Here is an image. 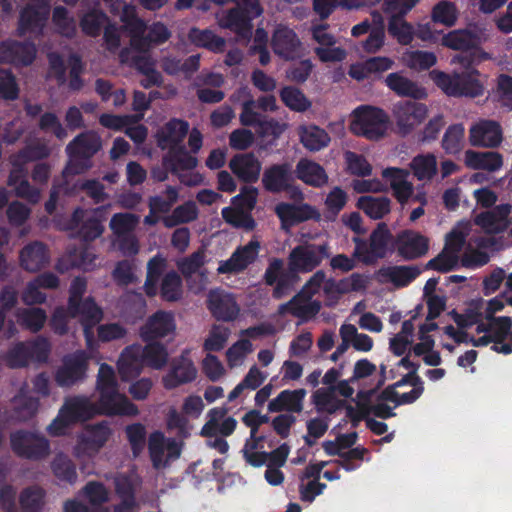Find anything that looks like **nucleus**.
<instances>
[{
    "label": "nucleus",
    "mask_w": 512,
    "mask_h": 512,
    "mask_svg": "<svg viewBox=\"0 0 512 512\" xmlns=\"http://www.w3.org/2000/svg\"><path fill=\"white\" fill-rule=\"evenodd\" d=\"M330 256L326 243H305L294 247L288 256V266L284 268L281 258H272L263 275L264 283L273 287L272 297L280 300L288 296L300 280V273L312 272Z\"/></svg>",
    "instance_id": "obj_1"
},
{
    "label": "nucleus",
    "mask_w": 512,
    "mask_h": 512,
    "mask_svg": "<svg viewBox=\"0 0 512 512\" xmlns=\"http://www.w3.org/2000/svg\"><path fill=\"white\" fill-rule=\"evenodd\" d=\"M87 290V281L82 276L75 277L69 287L66 308L57 307L50 319L51 329L58 335L68 332V319L79 318L84 336L89 344L94 337L93 328L103 318V311L92 296L83 298Z\"/></svg>",
    "instance_id": "obj_2"
},
{
    "label": "nucleus",
    "mask_w": 512,
    "mask_h": 512,
    "mask_svg": "<svg viewBox=\"0 0 512 512\" xmlns=\"http://www.w3.org/2000/svg\"><path fill=\"white\" fill-rule=\"evenodd\" d=\"M389 115L382 109L363 105L351 114L350 130L357 136L379 141L388 135Z\"/></svg>",
    "instance_id": "obj_3"
},
{
    "label": "nucleus",
    "mask_w": 512,
    "mask_h": 512,
    "mask_svg": "<svg viewBox=\"0 0 512 512\" xmlns=\"http://www.w3.org/2000/svg\"><path fill=\"white\" fill-rule=\"evenodd\" d=\"M429 75L435 84L448 96L475 98L484 92V85L478 77L479 73L477 70L454 74L433 70Z\"/></svg>",
    "instance_id": "obj_4"
},
{
    "label": "nucleus",
    "mask_w": 512,
    "mask_h": 512,
    "mask_svg": "<svg viewBox=\"0 0 512 512\" xmlns=\"http://www.w3.org/2000/svg\"><path fill=\"white\" fill-rule=\"evenodd\" d=\"M12 451L20 458L41 460L50 453L48 439L36 432L17 430L10 434Z\"/></svg>",
    "instance_id": "obj_5"
},
{
    "label": "nucleus",
    "mask_w": 512,
    "mask_h": 512,
    "mask_svg": "<svg viewBox=\"0 0 512 512\" xmlns=\"http://www.w3.org/2000/svg\"><path fill=\"white\" fill-rule=\"evenodd\" d=\"M428 107L420 102L404 100L393 105L391 114L396 132L401 136L412 133L428 117Z\"/></svg>",
    "instance_id": "obj_6"
},
{
    "label": "nucleus",
    "mask_w": 512,
    "mask_h": 512,
    "mask_svg": "<svg viewBox=\"0 0 512 512\" xmlns=\"http://www.w3.org/2000/svg\"><path fill=\"white\" fill-rule=\"evenodd\" d=\"M86 213V210L77 207L63 226V229L67 231L78 229V234L84 241H93L100 237L104 231L102 221L106 208L104 206L97 207L89 217Z\"/></svg>",
    "instance_id": "obj_7"
},
{
    "label": "nucleus",
    "mask_w": 512,
    "mask_h": 512,
    "mask_svg": "<svg viewBox=\"0 0 512 512\" xmlns=\"http://www.w3.org/2000/svg\"><path fill=\"white\" fill-rule=\"evenodd\" d=\"M189 124L181 119H171L156 133L157 145L167 150L170 160H183L185 148L182 144L188 133Z\"/></svg>",
    "instance_id": "obj_8"
},
{
    "label": "nucleus",
    "mask_w": 512,
    "mask_h": 512,
    "mask_svg": "<svg viewBox=\"0 0 512 512\" xmlns=\"http://www.w3.org/2000/svg\"><path fill=\"white\" fill-rule=\"evenodd\" d=\"M89 355L78 350L64 356L62 365L55 373V381L60 387H71L83 381L87 376Z\"/></svg>",
    "instance_id": "obj_9"
},
{
    "label": "nucleus",
    "mask_w": 512,
    "mask_h": 512,
    "mask_svg": "<svg viewBox=\"0 0 512 512\" xmlns=\"http://www.w3.org/2000/svg\"><path fill=\"white\" fill-rule=\"evenodd\" d=\"M429 245L428 237L411 229L400 231L393 241L394 250L405 261H413L425 256L429 250Z\"/></svg>",
    "instance_id": "obj_10"
},
{
    "label": "nucleus",
    "mask_w": 512,
    "mask_h": 512,
    "mask_svg": "<svg viewBox=\"0 0 512 512\" xmlns=\"http://www.w3.org/2000/svg\"><path fill=\"white\" fill-rule=\"evenodd\" d=\"M97 414L108 416H136L139 412L137 406L124 394H120L118 388L99 392Z\"/></svg>",
    "instance_id": "obj_11"
},
{
    "label": "nucleus",
    "mask_w": 512,
    "mask_h": 512,
    "mask_svg": "<svg viewBox=\"0 0 512 512\" xmlns=\"http://www.w3.org/2000/svg\"><path fill=\"white\" fill-rule=\"evenodd\" d=\"M259 250L260 242L256 239L250 240L244 246L237 247L229 259L220 261L217 273L237 274L243 272L256 261Z\"/></svg>",
    "instance_id": "obj_12"
},
{
    "label": "nucleus",
    "mask_w": 512,
    "mask_h": 512,
    "mask_svg": "<svg viewBox=\"0 0 512 512\" xmlns=\"http://www.w3.org/2000/svg\"><path fill=\"white\" fill-rule=\"evenodd\" d=\"M149 48L129 46L121 50L119 54L120 62L135 68L140 73L149 77L150 83L159 84L161 75L155 69V61L149 54Z\"/></svg>",
    "instance_id": "obj_13"
},
{
    "label": "nucleus",
    "mask_w": 512,
    "mask_h": 512,
    "mask_svg": "<svg viewBox=\"0 0 512 512\" xmlns=\"http://www.w3.org/2000/svg\"><path fill=\"white\" fill-rule=\"evenodd\" d=\"M273 52L284 60H293L300 55L302 43L293 29L278 24L271 37Z\"/></svg>",
    "instance_id": "obj_14"
},
{
    "label": "nucleus",
    "mask_w": 512,
    "mask_h": 512,
    "mask_svg": "<svg viewBox=\"0 0 512 512\" xmlns=\"http://www.w3.org/2000/svg\"><path fill=\"white\" fill-rule=\"evenodd\" d=\"M49 0H33L20 14L18 34L20 36L27 32L38 33L44 27L49 15Z\"/></svg>",
    "instance_id": "obj_15"
},
{
    "label": "nucleus",
    "mask_w": 512,
    "mask_h": 512,
    "mask_svg": "<svg viewBox=\"0 0 512 512\" xmlns=\"http://www.w3.org/2000/svg\"><path fill=\"white\" fill-rule=\"evenodd\" d=\"M275 213L280 219L283 229H289L307 220H318L320 217L317 209L307 203L297 205L280 202L275 206Z\"/></svg>",
    "instance_id": "obj_16"
},
{
    "label": "nucleus",
    "mask_w": 512,
    "mask_h": 512,
    "mask_svg": "<svg viewBox=\"0 0 512 512\" xmlns=\"http://www.w3.org/2000/svg\"><path fill=\"white\" fill-rule=\"evenodd\" d=\"M503 140L500 124L494 120L483 119L473 124L469 130V142L472 146L494 148Z\"/></svg>",
    "instance_id": "obj_17"
},
{
    "label": "nucleus",
    "mask_w": 512,
    "mask_h": 512,
    "mask_svg": "<svg viewBox=\"0 0 512 512\" xmlns=\"http://www.w3.org/2000/svg\"><path fill=\"white\" fill-rule=\"evenodd\" d=\"M207 308L216 320L224 322L235 320L240 311L234 296L220 290L209 292Z\"/></svg>",
    "instance_id": "obj_18"
},
{
    "label": "nucleus",
    "mask_w": 512,
    "mask_h": 512,
    "mask_svg": "<svg viewBox=\"0 0 512 512\" xmlns=\"http://www.w3.org/2000/svg\"><path fill=\"white\" fill-rule=\"evenodd\" d=\"M196 377L197 369L194 363L182 354L171 361L170 369L162 381L164 387L171 390L183 384L191 383Z\"/></svg>",
    "instance_id": "obj_19"
},
{
    "label": "nucleus",
    "mask_w": 512,
    "mask_h": 512,
    "mask_svg": "<svg viewBox=\"0 0 512 512\" xmlns=\"http://www.w3.org/2000/svg\"><path fill=\"white\" fill-rule=\"evenodd\" d=\"M175 330V320L170 312L159 310L152 314L140 328V336L144 342L163 338Z\"/></svg>",
    "instance_id": "obj_20"
},
{
    "label": "nucleus",
    "mask_w": 512,
    "mask_h": 512,
    "mask_svg": "<svg viewBox=\"0 0 512 512\" xmlns=\"http://www.w3.org/2000/svg\"><path fill=\"white\" fill-rule=\"evenodd\" d=\"M141 352L140 344L129 345L121 352L117 366L122 381H130L141 374L145 364Z\"/></svg>",
    "instance_id": "obj_21"
},
{
    "label": "nucleus",
    "mask_w": 512,
    "mask_h": 512,
    "mask_svg": "<svg viewBox=\"0 0 512 512\" xmlns=\"http://www.w3.org/2000/svg\"><path fill=\"white\" fill-rule=\"evenodd\" d=\"M19 260L24 270L38 272L49 264V249L41 241H32L21 249Z\"/></svg>",
    "instance_id": "obj_22"
},
{
    "label": "nucleus",
    "mask_w": 512,
    "mask_h": 512,
    "mask_svg": "<svg viewBox=\"0 0 512 512\" xmlns=\"http://www.w3.org/2000/svg\"><path fill=\"white\" fill-rule=\"evenodd\" d=\"M36 55V48L32 43H20L7 40L0 43V61L16 65H29Z\"/></svg>",
    "instance_id": "obj_23"
},
{
    "label": "nucleus",
    "mask_w": 512,
    "mask_h": 512,
    "mask_svg": "<svg viewBox=\"0 0 512 512\" xmlns=\"http://www.w3.org/2000/svg\"><path fill=\"white\" fill-rule=\"evenodd\" d=\"M278 108L274 95L261 96L257 100L250 97L241 104L240 123L244 126H254L259 121V118H261L257 109L263 112H275Z\"/></svg>",
    "instance_id": "obj_24"
},
{
    "label": "nucleus",
    "mask_w": 512,
    "mask_h": 512,
    "mask_svg": "<svg viewBox=\"0 0 512 512\" xmlns=\"http://www.w3.org/2000/svg\"><path fill=\"white\" fill-rule=\"evenodd\" d=\"M420 274L421 269L416 265H394L381 267L377 272L381 282H390L396 288L407 287Z\"/></svg>",
    "instance_id": "obj_25"
},
{
    "label": "nucleus",
    "mask_w": 512,
    "mask_h": 512,
    "mask_svg": "<svg viewBox=\"0 0 512 512\" xmlns=\"http://www.w3.org/2000/svg\"><path fill=\"white\" fill-rule=\"evenodd\" d=\"M101 148V139L93 131H86L77 135L66 147L70 157L90 159Z\"/></svg>",
    "instance_id": "obj_26"
},
{
    "label": "nucleus",
    "mask_w": 512,
    "mask_h": 512,
    "mask_svg": "<svg viewBox=\"0 0 512 512\" xmlns=\"http://www.w3.org/2000/svg\"><path fill=\"white\" fill-rule=\"evenodd\" d=\"M293 181L291 166L288 162L271 166L265 170L262 178L264 188L272 193L283 192L289 188V182Z\"/></svg>",
    "instance_id": "obj_27"
},
{
    "label": "nucleus",
    "mask_w": 512,
    "mask_h": 512,
    "mask_svg": "<svg viewBox=\"0 0 512 512\" xmlns=\"http://www.w3.org/2000/svg\"><path fill=\"white\" fill-rule=\"evenodd\" d=\"M303 388L296 390H283L277 397L268 404V411L271 413L287 411L289 413H300L303 410V402L306 396Z\"/></svg>",
    "instance_id": "obj_28"
},
{
    "label": "nucleus",
    "mask_w": 512,
    "mask_h": 512,
    "mask_svg": "<svg viewBox=\"0 0 512 512\" xmlns=\"http://www.w3.org/2000/svg\"><path fill=\"white\" fill-rule=\"evenodd\" d=\"M61 409L68 417V421L73 423L89 420L97 414V406L85 396H74L66 399Z\"/></svg>",
    "instance_id": "obj_29"
},
{
    "label": "nucleus",
    "mask_w": 512,
    "mask_h": 512,
    "mask_svg": "<svg viewBox=\"0 0 512 512\" xmlns=\"http://www.w3.org/2000/svg\"><path fill=\"white\" fill-rule=\"evenodd\" d=\"M320 308L321 306L318 301H308V299L303 298L301 293H298L288 302L281 304L279 311L281 313L288 312L294 317L299 318L301 323H304L315 317Z\"/></svg>",
    "instance_id": "obj_30"
},
{
    "label": "nucleus",
    "mask_w": 512,
    "mask_h": 512,
    "mask_svg": "<svg viewBox=\"0 0 512 512\" xmlns=\"http://www.w3.org/2000/svg\"><path fill=\"white\" fill-rule=\"evenodd\" d=\"M385 83L393 92L401 97H410L419 100L427 97L424 88L400 73H390L387 75Z\"/></svg>",
    "instance_id": "obj_31"
},
{
    "label": "nucleus",
    "mask_w": 512,
    "mask_h": 512,
    "mask_svg": "<svg viewBox=\"0 0 512 512\" xmlns=\"http://www.w3.org/2000/svg\"><path fill=\"white\" fill-rule=\"evenodd\" d=\"M121 20L124 23L125 29L130 33V45L143 48L146 43L144 39L146 25L137 17L135 7L124 5Z\"/></svg>",
    "instance_id": "obj_32"
},
{
    "label": "nucleus",
    "mask_w": 512,
    "mask_h": 512,
    "mask_svg": "<svg viewBox=\"0 0 512 512\" xmlns=\"http://www.w3.org/2000/svg\"><path fill=\"white\" fill-rule=\"evenodd\" d=\"M218 23L220 27L232 30L241 38L248 39L251 37V20L249 16L237 8L230 9L223 14Z\"/></svg>",
    "instance_id": "obj_33"
},
{
    "label": "nucleus",
    "mask_w": 512,
    "mask_h": 512,
    "mask_svg": "<svg viewBox=\"0 0 512 512\" xmlns=\"http://www.w3.org/2000/svg\"><path fill=\"white\" fill-rule=\"evenodd\" d=\"M300 142L310 151H319L326 147L330 142L328 133L313 124L301 125L298 127Z\"/></svg>",
    "instance_id": "obj_34"
},
{
    "label": "nucleus",
    "mask_w": 512,
    "mask_h": 512,
    "mask_svg": "<svg viewBox=\"0 0 512 512\" xmlns=\"http://www.w3.org/2000/svg\"><path fill=\"white\" fill-rule=\"evenodd\" d=\"M13 409L11 418L19 422L32 419L38 412L39 399L23 392H19L12 399Z\"/></svg>",
    "instance_id": "obj_35"
},
{
    "label": "nucleus",
    "mask_w": 512,
    "mask_h": 512,
    "mask_svg": "<svg viewBox=\"0 0 512 512\" xmlns=\"http://www.w3.org/2000/svg\"><path fill=\"white\" fill-rule=\"evenodd\" d=\"M167 266L166 259L160 254L153 256L147 263V273L143 290L149 298L158 293V282Z\"/></svg>",
    "instance_id": "obj_36"
},
{
    "label": "nucleus",
    "mask_w": 512,
    "mask_h": 512,
    "mask_svg": "<svg viewBox=\"0 0 512 512\" xmlns=\"http://www.w3.org/2000/svg\"><path fill=\"white\" fill-rule=\"evenodd\" d=\"M296 173L301 181L313 187H322L328 182L325 169L317 162H298Z\"/></svg>",
    "instance_id": "obj_37"
},
{
    "label": "nucleus",
    "mask_w": 512,
    "mask_h": 512,
    "mask_svg": "<svg viewBox=\"0 0 512 512\" xmlns=\"http://www.w3.org/2000/svg\"><path fill=\"white\" fill-rule=\"evenodd\" d=\"M391 201L385 196H361L357 200V208L362 210L371 219H382L390 212Z\"/></svg>",
    "instance_id": "obj_38"
},
{
    "label": "nucleus",
    "mask_w": 512,
    "mask_h": 512,
    "mask_svg": "<svg viewBox=\"0 0 512 512\" xmlns=\"http://www.w3.org/2000/svg\"><path fill=\"white\" fill-rule=\"evenodd\" d=\"M111 429L106 422L97 423L86 428L81 443L89 450L99 451L108 441Z\"/></svg>",
    "instance_id": "obj_39"
},
{
    "label": "nucleus",
    "mask_w": 512,
    "mask_h": 512,
    "mask_svg": "<svg viewBox=\"0 0 512 512\" xmlns=\"http://www.w3.org/2000/svg\"><path fill=\"white\" fill-rule=\"evenodd\" d=\"M165 169H171L180 182L186 186H197L202 183L203 177L195 172L198 162H162Z\"/></svg>",
    "instance_id": "obj_40"
},
{
    "label": "nucleus",
    "mask_w": 512,
    "mask_h": 512,
    "mask_svg": "<svg viewBox=\"0 0 512 512\" xmlns=\"http://www.w3.org/2000/svg\"><path fill=\"white\" fill-rule=\"evenodd\" d=\"M188 38L195 45L207 48L216 53L223 52L226 45L224 38L217 36L210 30L192 28L188 33Z\"/></svg>",
    "instance_id": "obj_41"
},
{
    "label": "nucleus",
    "mask_w": 512,
    "mask_h": 512,
    "mask_svg": "<svg viewBox=\"0 0 512 512\" xmlns=\"http://www.w3.org/2000/svg\"><path fill=\"white\" fill-rule=\"evenodd\" d=\"M51 469L54 476L61 482L73 485L76 483L78 475L74 462L65 454H57L52 463Z\"/></svg>",
    "instance_id": "obj_42"
},
{
    "label": "nucleus",
    "mask_w": 512,
    "mask_h": 512,
    "mask_svg": "<svg viewBox=\"0 0 512 512\" xmlns=\"http://www.w3.org/2000/svg\"><path fill=\"white\" fill-rule=\"evenodd\" d=\"M146 343L141 352L145 364L153 369H162L168 361L167 348L154 340Z\"/></svg>",
    "instance_id": "obj_43"
},
{
    "label": "nucleus",
    "mask_w": 512,
    "mask_h": 512,
    "mask_svg": "<svg viewBox=\"0 0 512 512\" xmlns=\"http://www.w3.org/2000/svg\"><path fill=\"white\" fill-rule=\"evenodd\" d=\"M182 279L180 275L171 270L167 272L160 284L159 293L161 298L167 302H176L182 297Z\"/></svg>",
    "instance_id": "obj_44"
},
{
    "label": "nucleus",
    "mask_w": 512,
    "mask_h": 512,
    "mask_svg": "<svg viewBox=\"0 0 512 512\" xmlns=\"http://www.w3.org/2000/svg\"><path fill=\"white\" fill-rule=\"evenodd\" d=\"M17 318L23 328L37 333L43 328L47 320V314L42 308H24L18 311Z\"/></svg>",
    "instance_id": "obj_45"
},
{
    "label": "nucleus",
    "mask_w": 512,
    "mask_h": 512,
    "mask_svg": "<svg viewBox=\"0 0 512 512\" xmlns=\"http://www.w3.org/2000/svg\"><path fill=\"white\" fill-rule=\"evenodd\" d=\"M221 214L224 221L235 228L252 231L256 227L255 219L247 211L235 207H225L222 209Z\"/></svg>",
    "instance_id": "obj_46"
},
{
    "label": "nucleus",
    "mask_w": 512,
    "mask_h": 512,
    "mask_svg": "<svg viewBox=\"0 0 512 512\" xmlns=\"http://www.w3.org/2000/svg\"><path fill=\"white\" fill-rule=\"evenodd\" d=\"M279 95L282 102L292 111L305 112L311 107L310 100L298 88L284 87Z\"/></svg>",
    "instance_id": "obj_47"
},
{
    "label": "nucleus",
    "mask_w": 512,
    "mask_h": 512,
    "mask_svg": "<svg viewBox=\"0 0 512 512\" xmlns=\"http://www.w3.org/2000/svg\"><path fill=\"white\" fill-rule=\"evenodd\" d=\"M52 22L57 32L63 36L73 37L76 34L77 26L75 19L65 7L56 6L54 8Z\"/></svg>",
    "instance_id": "obj_48"
},
{
    "label": "nucleus",
    "mask_w": 512,
    "mask_h": 512,
    "mask_svg": "<svg viewBox=\"0 0 512 512\" xmlns=\"http://www.w3.org/2000/svg\"><path fill=\"white\" fill-rule=\"evenodd\" d=\"M197 216L198 209L196 204L192 201H188L177 206L171 215L164 220V224L166 227H174L179 224L192 222Z\"/></svg>",
    "instance_id": "obj_49"
},
{
    "label": "nucleus",
    "mask_w": 512,
    "mask_h": 512,
    "mask_svg": "<svg viewBox=\"0 0 512 512\" xmlns=\"http://www.w3.org/2000/svg\"><path fill=\"white\" fill-rule=\"evenodd\" d=\"M108 18L100 10H92L85 13L80 19V27L84 34L95 37L98 36L103 27L107 26Z\"/></svg>",
    "instance_id": "obj_50"
},
{
    "label": "nucleus",
    "mask_w": 512,
    "mask_h": 512,
    "mask_svg": "<svg viewBox=\"0 0 512 512\" xmlns=\"http://www.w3.org/2000/svg\"><path fill=\"white\" fill-rule=\"evenodd\" d=\"M6 365L11 369L24 368L31 362L26 342H17L8 349L4 356Z\"/></svg>",
    "instance_id": "obj_51"
},
{
    "label": "nucleus",
    "mask_w": 512,
    "mask_h": 512,
    "mask_svg": "<svg viewBox=\"0 0 512 512\" xmlns=\"http://www.w3.org/2000/svg\"><path fill=\"white\" fill-rule=\"evenodd\" d=\"M391 238L392 234L384 222L379 223L376 229L370 234V248L379 259L386 256Z\"/></svg>",
    "instance_id": "obj_52"
},
{
    "label": "nucleus",
    "mask_w": 512,
    "mask_h": 512,
    "mask_svg": "<svg viewBox=\"0 0 512 512\" xmlns=\"http://www.w3.org/2000/svg\"><path fill=\"white\" fill-rule=\"evenodd\" d=\"M389 33L403 45L413 40V27L403 19V14H393L388 24Z\"/></svg>",
    "instance_id": "obj_53"
},
{
    "label": "nucleus",
    "mask_w": 512,
    "mask_h": 512,
    "mask_svg": "<svg viewBox=\"0 0 512 512\" xmlns=\"http://www.w3.org/2000/svg\"><path fill=\"white\" fill-rule=\"evenodd\" d=\"M402 60L404 65L410 69L421 71L435 65L437 59L432 52L417 50L405 52L402 56Z\"/></svg>",
    "instance_id": "obj_54"
},
{
    "label": "nucleus",
    "mask_w": 512,
    "mask_h": 512,
    "mask_svg": "<svg viewBox=\"0 0 512 512\" xmlns=\"http://www.w3.org/2000/svg\"><path fill=\"white\" fill-rule=\"evenodd\" d=\"M371 16L374 27L371 29L370 35L363 43V46L367 52L374 53L378 51L384 43V26L383 18L379 12L373 11Z\"/></svg>",
    "instance_id": "obj_55"
},
{
    "label": "nucleus",
    "mask_w": 512,
    "mask_h": 512,
    "mask_svg": "<svg viewBox=\"0 0 512 512\" xmlns=\"http://www.w3.org/2000/svg\"><path fill=\"white\" fill-rule=\"evenodd\" d=\"M139 223V216L132 213H115L110 220V229L116 236L132 234Z\"/></svg>",
    "instance_id": "obj_56"
},
{
    "label": "nucleus",
    "mask_w": 512,
    "mask_h": 512,
    "mask_svg": "<svg viewBox=\"0 0 512 512\" xmlns=\"http://www.w3.org/2000/svg\"><path fill=\"white\" fill-rule=\"evenodd\" d=\"M44 491L39 487L25 488L19 497L20 507L24 512H40L43 505Z\"/></svg>",
    "instance_id": "obj_57"
},
{
    "label": "nucleus",
    "mask_w": 512,
    "mask_h": 512,
    "mask_svg": "<svg viewBox=\"0 0 512 512\" xmlns=\"http://www.w3.org/2000/svg\"><path fill=\"white\" fill-rule=\"evenodd\" d=\"M164 194L165 196L156 195L149 198L151 214L169 212L178 199V191L175 187L168 186Z\"/></svg>",
    "instance_id": "obj_58"
},
{
    "label": "nucleus",
    "mask_w": 512,
    "mask_h": 512,
    "mask_svg": "<svg viewBox=\"0 0 512 512\" xmlns=\"http://www.w3.org/2000/svg\"><path fill=\"white\" fill-rule=\"evenodd\" d=\"M238 179L246 183L256 182L261 171V162H228Z\"/></svg>",
    "instance_id": "obj_59"
},
{
    "label": "nucleus",
    "mask_w": 512,
    "mask_h": 512,
    "mask_svg": "<svg viewBox=\"0 0 512 512\" xmlns=\"http://www.w3.org/2000/svg\"><path fill=\"white\" fill-rule=\"evenodd\" d=\"M128 442L134 457H138L144 450L146 443V429L141 423H133L125 428Z\"/></svg>",
    "instance_id": "obj_60"
},
{
    "label": "nucleus",
    "mask_w": 512,
    "mask_h": 512,
    "mask_svg": "<svg viewBox=\"0 0 512 512\" xmlns=\"http://www.w3.org/2000/svg\"><path fill=\"white\" fill-rule=\"evenodd\" d=\"M464 138V127L462 124H454L446 130L442 146L448 154L454 155L461 150Z\"/></svg>",
    "instance_id": "obj_61"
},
{
    "label": "nucleus",
    "mask_w": 512,
    "mask_h": 512,
    "mask_svg": "<svg viewBox=\"0 0 512 512\" xmlns=\"http://www.w3.org/2000/svg\"><path fill=\"white\" fill-rule=\"evenodd\" d=\"M38 127L44 132H51L59 140L68 137L67 129L62 125L58 116L52 112L41 114Z\"/></svg>",
    "instance_id": "obj_62"
},
{
    "label": "nucleus",
    "mask_w": 512,
    "mask_h": 512,
    "mask_svg": "<svg viewBox=\"0 0 512 512\" xmlns=\"http://www.w3.org/2000/svg\"><path fill=\"white\" fill-rule=\"evenodd\" d=\"M458 261L459 256H455L447 251L442 250L436 257L430 259L426 263L425 269L447 273L453 271L457 267Z\"/></svg>",
    "instance_id": "obj_63"
},
{
    "label": "nucleus",
    "mask_w": 512,
    "mask_h": 512,
    "mask_svg": "<svg viewBox=\"0 0 512 512\" xmlns=\"http://www.w3.org/2000/svg\"><path fill=\"white\" fill-rule=\"evenodd\" d=\"M230 335V330L226 327L214 325L210 330L208 338L204 341L203 349L208 352L221 351Z\"/></svg>",
    "instance_id": "obj_64"
}]
</instances>
